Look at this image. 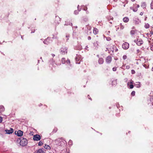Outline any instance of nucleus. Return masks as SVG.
<instances>
[{
	"mask_svg": "<svg viewBox=\"0 0 153 153\" xmlns=\"http://www.w3.org/2000/svg\"><path fill=\"white\" fill-rule=\"evenodd\" d=\"M130 9H131V10H133L134 11V12H136L137 10V9H138L137 8H132V7H130Z\"/></svg>",
	"mask_w": 153,
	"mask_h": 153,
	"instance_id": "26",
	"label": "nucleus"
},
{
	"mask_svg": "<svg viewBox=\"0 0 153 153\" xmlns=\"http://www.w3.org/2000/svg\"><path fill=\"white\" fill-rule=\"evenodd\" d=\"M78 10H75L74 12V13L76 15L78 14L79 12L81 10V9H79V5L77 6Z\"/></svg>",
	"mask_w": 153,
	"mask_h": 153,
	"instance_id": "19",
	"label": "nucleus"
},
{
	"mask_svg": "<svg viewBox=\"0 0 153 153\" xmlns=\"http://www.w3.org/2000/svg\"><path fill=\"white\" fill-rule=\"evenodd\" d=\"M98 61L99 63L100 64H102L104 62V60L102 58H99Z\"/></svg>",
	"mask_w": 153,
	"mask_h": 153,
	"instance_id": "14",
	"label": "nucleus"
},
{
	"mask_svg": "<svg viewBox=\"0 0 153 153\" xmlns=\"http://www.w3.org/2000/svg\"><path fill=\"white\" fill-rule=\"evenodd\" d=\"M133 81L131 80L129 82H128L127 83L128 86H129V88L130 89H132L134 87V86L132 84Z\"/></svg>",
	"mask_w": 153,
	"mask_h": 153,
	"instance_id": "8",
	"label": "nucleus"
},
{
	"mask_svg": "<svg viewBox=\"0 0 153 153\" xmlns=\"http://www.w3.org/2000/svg\"><path fill=\"white\" fill-rule=\"evenodd\" d=\"M65 141L62 138H59L55 140L54 143L56 145L58 146H64L65 145Z\"/></svg>",
	"mask_w": 153,
	"mask_h": 153,
	"instance_id": "1",
	"label": "nucleus"
},
{
	"mask_svg": "<svg viewBox=\"0 0 153 153\" xmlns=\"http://www.w3.org/2000/svg\"><path fill=\"white\" fill-rule=\"evenodd\" d=\"M49 40V39L48 38L46 40H45L43 41V42L44 44L48 45L50 42H48V40Z\"/></svg>",
	"mask_w": 153,
	"mask_h": 153,
	"instance_id": "20",
	"label": "nucleus"
},
{
	"mask_svg": "<svg viewBox=\"0 0 153 153\" xmlns=\"http://www.w3.org/2000/svg\"><path fill=\"white\" fill-rule=\"evenodd\" d=\"M141 6L143 9H145L146 6V4L145 2H144L142 3Z\"/></svg>",
	"mask_w": 153,
	"mask_h": 153,
	"instance_id": "21",
	"label": "nucleus"
},
{
	"mask_svg": "<svg viewBox=\"0 0 153 153\" xmlns=\"http://www.w3.org/2000/svg\"><path fill=\"white\" fill-rule=\"evenodd\" d=\"M51 55L52 56L54 57L55 56V55L54 54H52Z\"/></svg>",
	"mask_w": 153,
	"mask_h": 153,
	"instance_id": "53",
	"label": "nucleus"
},
{
	"mask_svg": "<svg viewBox=\"0 0 153 153\" xmlns=\"http://www.w3.org/2000/svg\"><path fill=\"white\" fill-rule=\"evenodd\" d=\"M43 144V143H42V142L41 141H40L38 143V145L39 146H42V145Z\"/></svg>",
	"mask_w": 153,
	"mask_h": 153,
	"instance_id": "33",
	"label": "nucleus"
},
{
	"mask_svg": "<svg viewBox=\"0 0 153 153\" xmlns=\"http://www.w3.org/2000/svg\"><path fill=\"white\" fill-rule=\"evenodd\" d=\"M17 142H20V144L22 146H26L27 144V141L26 138L21 137L18 139Z\"/></svg>",
	"mask_w": 153,
	"mask_h": 153,
	"instance_id": "2",
	"label": "nucleus"
},
{
	"mask_svg": "<svg viewBox=\"0 0 153 153\" xmlns=\"http://www.w3.org/2000/svg\"><path fill=\"white\" fill-rule=\"evenodd\" d=\"M88 97L89 99H90L91 100V97H90L89 96V95H88Z\"/></svg>",
	"mask_w": 153,
	"mask_h": 153,
	"instance_id": "48",
	"label": "nucleus"
},
{
	"mask_svg": "<svg viewBox=\"0 0 153 153\" xmlns=\"http://www.w3.org/2000/svg\"><path fill=\"white\" fill-rule=\"evenodd\" d=\"M139 7H140V6L139 4L137 5V8H139Z\"/></svg>",
	"mask_w": 153,
	"mask_h": 153,
	"instance_id": "51",
	"label": "nucleus"
},
{
	"mask_svg": "<svg viewBox=\"0 0 153 153\" xmlns=\"http://www.w3.org/2000/svg\"><path fill=\"white\" fill-rule=\"evenodd\" d=\"M5 108L3 105H1L0 106V113H1L4 111Z\"/></svg>",
	"mask_w": 153,
	"mask_h": 153,
	"instance_id": "13",
	"label": "nucleus"
},
{
	"mask_svg": "<svg viewBox=\"0 0 153 153\" xmlns=\"http://www.w3.org/2000/svg\"><path fill=\"white\" fill-rule=\"evenodd\" d=\"M5 131L7 134H9L13 132V129L12 128H10L9 130H5Z\"/></svg>",
	"mask_w": 153,
	"mask_h": 153,
	"instance_id": "12",
	"label": "nucleus"
},
{
	"mask_svg": "<svg viewBox=\"0 0 153 153\" xmlns=\"http://www.w3.org/2000/svg\"><path fill=\"white\" fill-rule=\"evenodd\" d=\"M83 20L85 21V22H86L88 21V18L87 16H85L84 18L83 19Z\"/></svg>",
	"mask_w": 153,
	"mask_h": 153,
	"instance_id": "34",
	"label": "nucleus"
},
{
	"mask_svg": "<svg viewBox=\"0 0 153 153\" xmlns=\"http://www.w3.org/2000/svg\"><path fill=\"white\" fill-rule=\"evenodd\" d=\"M41 139V136L39 134H36L33 136V139L34 141H39Z\"/></svg>",
	"mask_w": 153,
	"mask_h": 153,
	"instance_id": "3",
	"label": "nucleus"
},
{
	"mask_svg": "<svg viewBox=\"0 0 153 153\" xmlns=\"http://www.w3.org/2000/svg\"><path fill=\"white\" fill-rule=\"evenodd\" d=\"M72 141L71 140H70L68 142V143L70 145H72Z\"/></svg>",
	"mask_w": 153,
	"mask_h": 153,
	"instance_id": "45",
	"label": "nucleus"
},
{
	"mask_svg": "<svg viewBox=\"0 0 153 153\" xmlns=\"http://www.w3.org/2000/svg\"><path fill=\"white\" fill-rule=\"evenodd\" d=\"M98 32V30L96 28H94L93 30V33L95 35L97 34Z\"/></svg>",
	"mask_w": 153,
	"mask_h": 153,
	"instance_id": "16",
	"label": "nucleus"
},
{
	"mask_svg": "<svg viewBox=\"0 0 153 153\" xmlns=\"http://www.w3.org/2000/svg\"><path fill=\"white\" fill-rule=\"evenodd\" d=\"M134 42L138 45H140L143 43V41L141 39H138L137 40H134Z\"/></svg>",
	"mask_w": 153,
	"mask_h": 153,
	"instance_id": "4",
	"label": "nucleus"
},
{
	"mask_svg": "<svg viewBox=\"0 0 153 153\" xmlns=\"http://www.w3.org/2000/svg\"><path fill=\"white\" fill-rule=\"evenodd\" d=\"M127 56L126 55H124L123 56V58L124 60L126 59L127 58Z\"/></svg>",
	"mask_w": 153,
	"mask_h": 153,
	"instance_id": "36",
	"label": "nucleus"
},
{
	"mask_svg": "<svg viewBox=\"0 0 153 153\" xmlns=\"http://www.w3.org/2000/svg\"><path fill=\"white\" fill-rule=\"evenodd\" d=\"M135 91H133L131 92V94L132 96H134L135 95Z\"/></svg>",
	"mask_w": 153,
	"mask_h": 153,
	"instance_id": "35",
	"label": "nucleus"
},
{
	"mask_svg": "<svg viewBox=\"0 0 153 153\" xmlns=\"http://www.w3.org/2000/svg\"><path fill=\"white\" fill-rule=\"evenodd\" d=\"M21 38H22V39H23V37H22V36H21Z\"/></svg>",
	"mask_w": 153,
	"mask_h": 153,
	"instance_id": "58",
	"label": "nucleus"
},
{
	"mask_svg": "<svg viewBox=\"0 0 153 153\" xmlns=\"http://www.w3.org/2000/svg\"><path fill=\"white\" fill-rule=\"evenodd\" d=\"M112 58L110 56H108L106 59V62L108 64L110 63L111 61Z\"/></svg>",
	"mask_w": 153,
	"mask_h": 153,
	"instance_id": "7",
	"label": "nucleus"
},
{
	"mask_svg": "<svg viewBox=\"0 0 153 153\" xmlns=\"http://www.w3.org/2000/svg\"><path fill=\"white\" fill-rule=\"evenodd\" d=\"M44 148L45 149H50L51 148L50 146H49L47 145H45V146H44Z\"/></svg>",
	"mask_w": 153,
	"mask_h": 153,
	"instance_id": "24",
	"label": "nucleus"
},
{
	"mask_svg": "<svg viewBox=\"0 0 153 153\" xmlns=\"http://www.w3.org/2000/svg\"><path fill=\"white\" fill-rule=\"evenodd\" d=\"M88 40H90L91 39V36H88Z\"/></svg>",
	"mask_w": 153,
	"mask_h": 153,
	"instance_id": "46",
	"label": "nucleus"
},
{
	"mask_svg": "<svg viewBox=\"0 0 153 153\" xmlns=\"http://www.w3.org/2000/svg\"><path fill=\"white\" fill-rule=\"evenodd\" d=\"M80 56H77L75 58L76 62V64H79L80 63L81 60L79 59Z\"/></svg>",
	"mask_w": 153,
	"mask_h": 153,
	"instance_id": "11",
	"label": "nucleus"
},
{
	"mask_svg": "<svg viewBox=\"0 0 153 153\" xmlns=\"http://www.w3.org/2000/svg\"><path fill=\"white\" fill-rule=\"evenodd\" d=\"M106 39L108 41H110L111 40V39L110 37H107L106 38Z\"/></svg>",
	"mask_w": 153,
	"mask_h": 153,
	"instance_id": "37",
	"label": "nucleus"
},
{
	"mask_svg": "<svg viewBox=\"0 0 153 153\" xmlns=\"http://www.w3.org/2000/svg\"><path fill=\"white\" fill-rule=\"evenodd\" d=\"M60 153H68V152H67V149H65L62 150L61 152Z\"/></svg>",
	"mask_w": 153,
	"mask_h": 153,
	"instance_id": "27",
	"label": "nucleus"
},
{
	"mask_svg": "<svg viewBox=\"0 0 153 153\" xmlns=\"http://www.w3.org/2000/svg\"><path fill=\"white\" fill-rule=\"evenodd\" d=\"M62 62V64H64L66 62L65 59V58H62L61 60Z\"/></svg>",
	"mask_w": 153,
	"mask_h": 153,
	"instance_id": "25",
	"label": "nucleus"
},
{
	"mask_svg": "<svg viewBox=\"0 0 153 153\" xmlns=\"http://www.w3.org/2000/svg\"><path fill=\"white\" fill-rule=\"evenodd\" d=\"M152 71H153V67H152Z\"/></svg>",
	"mask_w": 153,
	"mask_h": 153,
	"instance_id": "56",
	"label": "nucleus"
},
{
	"mask_svg": "<svg viewBox=\"0 0 153 153\" xmlns=\"http://www.w3.org/2000/svg\"><path fill=\"white\" fill-rule=\"evenodd\" d=\"M132 1H135V0H131Z\"/></svg>",
	"mask_w": 153,
	"mask_h": 153,
	"instance_id": "57",
	"label": "nucleus"
},
{
	"mask_svg": "<svg viewBox=\"0 0 153 153\" xmlns=\"http://www.w3.org/2000/svg\"><path fill=\"white\" fill-rule=\"evenodd\" d=\"M112 70L113 71H115L117 70V68L114 67L113 68Z\"/></svg>",
	"mask_w": 153,
	"mask_h": 153,
	"instance_id": "41",
	"label": "nucleus"
},
{
	"mask_svg": "<svg viewBox=\"0 0 153 153\" xmlns=\"http://www.w3.org/2000/svg\"><path fill=\"white\" fill-rule=\"evenodd\" d=\"M135 33V31L134 30H131L130 32L131 35H133Z\"/></svg>",
	"mask_w": 153,
	"mask_h": 153,
	"instance_id": "32",
	"label": "nucleus"
},
{
	"mask_svg": "<svg viewBox=\"0 0 153 153\" xmlns=\"http://www.w3.org/2000/svg\"><path fill=\"white\" fill-rule=\"evenodd\" d=\"M65 62L68 64H70V60L69 59H68Z\"/></svg>",
	"mask_w": 153,
	"mask_h": 153,
	"instance_id": "38",
	"label": "nucleus"
},
{
	"mask_svg": "<svg viewBox=\"0 0 153 153\" xmlns=\"http://www.w3.org/2000/svg\"><path fill=\"white\" fill-rule=\"evenodd\" d=\"M120 27L121 29L123 30L124 28V26L123 25H122V23H120Z\"/></svg>",
	"mask_w": 153,
	"mask_h": 153,
	"instance_id": "23",
	"label": "nucleus"
},
{
	"mask_svg": "<svg viewBox=\"0 0 153 153\" xmlns=\"http://www.w3.org/2000/svg\"><path fill=\"white\" fill-rule=\"evenodd\" d=\"M15 133L19 137H21L23 135V132L20 130H19L17 133H16V131Z\"/></svg>",
	"mask_w": 153,
	"mask_h": 153,
	"instance_id": "9",
	"label": "nucleus"
},
{
	"mask_svg": "<svg viewBox=\"0 0 153 153\" xmlns=\"http://www.w3.org/2000/svg\"><path fill=\"white\" fill-rule=\"evenodd\" d=\"M144 27L146 28H148L149 27V25L148 24H146L144 25Z\"/></svg>",
	"mask_w": 153,
	"mask_h": 153,
	"instance_id": "28",
	"label": "nucleus"
},
{
	"mask_svg": "<svg viewBox=\"0 0 153 153\" xmlns=\"http://www.w3.org/2000/svg\"><path fill=\"white\" fill-rule=\"evenodd\" d=\"M66 38H67L66 41H67L69 39V38L70 37V36L69 34H67L66 36Z\"/></svg>",
	"mask_w": 153,
	"mask_h": 153,
	"instance_id": "31",
	"label": "nucleus"
},
{
	"mask_svg": "<svg viewBox=\"0 0 153 153\" xmlns=\"http://www.w3.org/2000/svg\"><path fill=\"white\" fill-rule=\"evenodd\" d=\"M129 47V44L127 42H125L122 45V48L124 49L127 50Z\"/></svg>",
	"mask_w": 153,
	"mask_h": 153,
	"instance_id": "5",
	"label": "nucleus"
},
{
	"mask_svg": "<svg viewBox=\"0 0 153 153\" xmlns=\"http://www.w3.org/2000/svg\"><path fill=\"white\" fill-rule=\"evenodd\" d=\"M143 12H141V13H140V15H141V16L143 15Z\"/></svg>",
	"mask_w": 153,
	"mask_h": 153,
	"instance_id": "50",
	"label": "nucleus"
},
{
	"mask_svg": "<svg viewBox=\"0 0 153 153\" xmlns=\"http://www.w3.org/2000/svg\"><path fill=\"white\" fill-rule=\"evenodd\" d=\"M88 46H86L85 48V49L86 50H88Z\"/></svg>",
	"mask_w": 153,
	"mask_h": 153,
	"instance_id": "49",
	"label": "nucleus"
},
{
	"mask_svg": "<svg viewBox=\"0 0 153 153\" xmlns=\"http://www.w3.org/2000/svg\"><path fill=\"white\" fill-rule=\"evenodd\" d=\"M137 53H138L140 51L139 49H137Z\"/></svg>",
	"mask_w": 153,
	"mask_h": 153,
	"instance_id": "54",
	"label": "nucleus"
},
{
	"mask_svg": "<svg viewBox=\"0 0 153 153\" xmlns=\"http://www.w3.org/2000/svg\"><path fill=\"white\" fill-rule=\"evenodd\" d=\"M36 153H45V151L41 149L38 150Z\"/></svg>",
	"mask_w": 153,
	"mask_h": 153,
	"instance_id": "17",
	"label": "nucleus"
},
{
	"mask_svg": "<svg viewBox=\"0 0 153 153\" xmlns=\"http://www.w3.org/2000/svg\"><path fill=\"white\" fill-rule=\"evenodd\" d=\"M60 22V19L58 16H56L55 20V23L56 24H59Z\"/></svg>",
	"mask_w": 153,
	"mask_h": 153,
	"instance_id": "10",
	"label": "nucleus"
},
{
	"mask_svg": "<svg viewBox=\"0 0 153 153\" xmlns=\"http://www.w3.org/2000/svg\"><path fill=\"white\" fill-rule=\"evenodd\" d=\"M150 49L152 51H153V43H152L150 45Z\"/></svg>",
	"mask_w": 153,
	"mask_h": 153,
	"instance_id": "30",
	"label": "nucleus"
},
{
	"mask_svg": "<svg viewBox=\"0 0 153 153\" xmlns=\"http://www.w3.org/2000/svg\"><path fill=\"white\" fill-rule=\"evenodd\" d=\"M134 22L135 23H136V24H138L139 23V22H137V21L136 20H134Z\"/></svg>",
	"mask_w": 153,
	"mask_h": 153,
	"instance_id": "47",
	"label": "nucleus"
},
{
	"mask_svg": "<svg viewBox=\"0 0 153 153\" xmlns=\"http://www.w3.org/2000/svg\"><path fill=\"white\" fill-rule=\"evenodd\" d=\"M110 33V31H108L107 32V34L108 35H109V33Z\"/></svg>",
	"mask_w": 153,
	"mask_h": 153,
	"instance_id": "52",
	"label": "nucleus"
},
{
	"mask_svg": "<svg viewBox=\"0 0 153 153\" xmlns=\"http://www.w3.org/2000/svg\"><path fill=\"white\" fill-rule=\"evenodd\" d=\"M135 86H136V87L137 88H139L141 86V85L140 82H136V84H135Z\"/></svg>",
	"mask_w": 153,
	"mask_h": 153,
	"instance_id": "22",
	"label": "nucleus"
},
{
	"mask_svg": "<svg viewBox=\"0 0 153 153\" xmlns=\"http://www.w3.org/2000/svg\"><path fill=\"white\" fill-rule=\"evenodd\" d=\"M150 7L151 9H153V1H152L151 3Z\"/></svg>",
	"mask_w": 153,
	"mask_h": 153,
	"instance_id": "29",
	"label": "nucleus"
},
{
	"mask_svg": "<svg viewBox=\"0 0 153 153\" xmlns=\"http://www.w3.org/2000/svg\"><path fill=\"white\" fill-rule=\"evenodd\" d=\"M87 9V7L86 8H85L84 9V10H86Z\"/></svg>",
	"mask_w": 153,
	"mask_h": 153,
	"instance_id": "55",
	"label": "nucleus"
},
{
	"mask_svg": "<svg viewBox=\"0 0 153 153\" xmlns=\"http://www.w3.org/2000/svg\"><path fill=\"white\" fill-rule=\"evenodd\" d=\"M57 130H56V131H55V132H56V131Z\"/></svg>",
	"mask_w": 153,
	"mask_h": 153,
	"instance_id": "59",
	"label": "nucleus"
},
{
	"mask_svg": "<svg viewBox=\"0 0 153 153\" xmlns=\"http://www.w3.org/2000/svg\"><path fill=\"white\" fill-rule=\"evenodd\" d=\"M113 19V17L112 16H110L108 18V20H112Z\"/></svg>",
	"mask_w": 153,
	"mask_h": 153,
	"instance_id": "42",
	"label": "nucleus"
},
{
	"mask_svg": "<svg viewBox=\"0 0 153 153\" xmlns=\"http://www.w3.org/2000/svg\"><path fill=\"white\" fill-rule=\"evenodd\" d=\"M93 45L95 47L97 48L99 46V43L97 41H96L93 43Z\"/></svg>",
	"mask_w": 153,
	"mask_h": 153,
	"instance_id": "18",
	"label": "nucleus"
},
{
	"mask_svg": "<svg viewBox=\"0 0 153 153\" xmlns=\"http://www.w3.org/2000/svg\"><path fill=\"white\" fill-rule=\"evenodd\" d=\"M61 53L62 54H65L67 53V49L65 47H62L61 48Z\"/></svg>",
	"mask_w": 153,
	"mask_h": 153,
	"instance_id": "6",
	"label": "nucleus"
},
{
	"mask_svg": "<svg viewBox=\"0 0 153 153\" xmlns=\"http://www.w3.org/2000/svg\"><path fill=\"white\" fill-rule=\"evenodd\" d=\"M2 117L0 116V123H1L2 121Z\"/></svg>",
	"mask_w": 153,
	"mask_h": 153,
	"instance_id": "44",
	"label": "nucleus"
},
{
	"mask_svg": "<svg viewBox=\"0 0 153 153\" xmlns=\"http://www.w3.org/2000/svg\"><path fill=\"white\" fill-rule=\"evenodd\" d=\"M129 19L128 17H125L123 19V21L126 23L127 22L129 21Z\"/></svg>",
	"mask_w": 153,
	"mask_h": 153,
	"instance_id": "15",
	"label": "nucleus"
},
{
	"mask_svg": "<svg viewBox=\"0 0 153 153\" xmlns=\"http://www.w3.org/2000/svg\"><path fill=\"white\" fill-rule=\"evenodd\" d=\"M65 25H70L71 26H72L73 25L72 24V23H69V24H65Z\"/></svg>",
	"mask_w": 153,
	"mask_h": 153,
	"instance_id": "39",
	"label": "nucleus"
},
{
	"mask_svg": "<svg viewBox=\"0 0 153 153\" xmlns=\"http://www.w3.org/2000/svg\"><path fill=\"white\" fill-rule=\"evenodd\" d=\"M130 68V66L129 65H127L126 66V68L127 69H129Z\"/></svg>",
	"mask_w": 153,
	"mask_h": 153,
	"instance_id": "43",
	"label": "nucleus"
},
{
	"mask_svg": "<svg viewBox=\"0 0 153 153\" xmlns=\"http://www.w3.org/2000/svg\"><path fill=\"white\" fill-rule=\"evenodd\" d=\"M131 73L132 74H134L135 73V71L134 70H131Z\"/></svg>",
	"mask_w": 153,
	"mask_h": 153,
	"instance_id": "40",
	"label": "nucleus"
}]
</instances>
